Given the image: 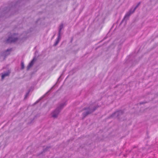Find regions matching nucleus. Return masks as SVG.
Instances as JSON below:
<instances>
[{
    "instance_id": "1",
    "label": "nucleus",
    "mask_w": 158,
    "mask_h": 158,
    "mask_svg": "<svg viewBox=\"0 0 158 158\" xmlns=\"http://www.w3.org/2000/svg\"><path fill=\"white\" fill-rule=\"evenodd\" d=\"M35 59L34 58L29 63L27 66V69L28 70L34 64L35 62Z\"/></svg>"
},
{
    "instance_id": "2",
    "label": "nucleus",
    "mask_w": 158,
    "mask_h": 158,
    "mask_svg": "<svg viewBox=\"0 0 158 158\" xmlns=\"http://www.w3.org/2000/svg\"><path fill=\"white\" fill-rule=\"evenodd\" d=\"M139 4L140 2H139L136 6L134 9L133 10L132 12L131 11V10L129 11L126 15L125 17L129 16H130L131 14H132L135 11V10L136 9L137 7L139 6Z\"/></svg>"
},
{
    "instance_id": "3",
    "label": "nucleus",
    "mask_w": 158,
    "mask_h": 158,
    "mask_svg": "<svg viewBox=\"0 0 158 158\" xmlns=\"http://www.w3.org/2000/svg\"><path fill=\"white\" fill-rule=\"evenodd\" d=\"M18 39L17 38H13L12 37H9L7 40V42H15Z\"/></svg>"
},
{
    "instance_id": "7",
    "label": "nucleus",
    "mask_w": 158,
    "mask_h": 158,
    "mask_svg": "<svg viewBox=\"0 0 158 158\" xmlns=\"http://www.w3.org/2000/svg\"><path fill=\"white\" fill-rule=\"evenodd\" d=\"M63 27V25H61L60 26V31H59V32H60V31H61V29H62V28Z\"/></svg>"
},
{
    "instance_id": "5",
    "label": "nucleus",
    "mask_w": 158,
    "mask_h": 158,
    "mask_svg": "<svg viewBox=\"0 0 158 158\" xmlns=\"http://www.w3.org/2000/svg\"><path fill=\"white\" fill-rule=\"evenodd\" d=\"M9 75V73H5L3 74H2V79H3L6 76H8Z\"/></svg>"
},
{
    "instance_id": "6",
    "label": "nucleus",
    "mask_w": 158,
    "mask_h": 158,
    "mask_svg": "<svg viewBox=\"0 0 158 158\" xmlns=\"http://www.w3.org/2000/svg\"><path fill=\"white\" fill-rule=\"evenodd\" d=\"M21 68L22 69H23L24 68V64L23 62H22L21 64Z\"/></svg>"
},
{
    "instance_id": "8",
    "label": "nucleus",
    "mask_w": 158,
    "mask_h": 158,
    "mask_svg": "<svg viewBox=\"0 0 158 158\" xmlns=\"http://www.w3.org/2000/svg\"><path fill=\"white\" fill-rule=\"evenodd\" d=\"M59 42V41L58 40H57L56 41L55 45V46Z\"/></svg>"
},
{
    "instance_id": "4",
    "label": "nucleus",
    "mask_w": 158,
    "mask_h": 158,
    "mask_svg": "<svg viewBox=\"0 0 158 158\" xmlns=\"http://www.w3.org/2000/svg\"><path fill=\"white\" fill-rule=\"evenodd\" d=\"M58 109H56L53 113L52 117L54 118L57 117V115L59 112V111Z\"/></svg>"
},
{
    "instance_id": "9",
    "label": "nucleus",
    "mask_w": 158,
    "mask_h": 158,
    "mask_svg": "<svg viewBox=\"0 0 158 158\" xmlns=\"http://www.w3.org/2000/svg\"><path fill=\"white\" fill-rule=\"evenodd\" d=\"M90 113V112H88V113H87L86 114H85V113H84V114H83V115H85V116H86V115H87L88 114H89Z\"/></svg>"
}]
</instances>
